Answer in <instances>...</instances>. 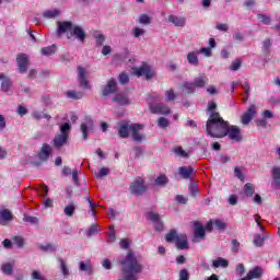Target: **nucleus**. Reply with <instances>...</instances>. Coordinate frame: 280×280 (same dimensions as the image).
Instances as JSON below:
<instances>
[{
	"label": "nucleus",
	"instance_id": "obj_16",
	"mask_svg": "<svg viewBox=\"0 0 280 280\" xmlns=\"http://www.w3.org/2000/svg\"><path fill=\"white\" fill-rule=\"evenodd\" d=\"M74 26L75 25H73V22H69V21L58 22V28H57L58 36H62V34H67V32H72Z\"/></svg>",
	"mask_w": 280,
	"mask_h": 280
},
{
	"label": "nucleus",
	"instance_id": "obj_55",
	"mask_svg": "<svg viewBox=\"0 0 280 280\" xmlns=\"http://www.w3.org/2000/svg\"><path fill=\"white\" fill-rule=\"evenodd\" d=\"M232 253H240V243L237 242L236 238L232 240Z\"/></svg>",
	"mask_w": 280,
	"mask_h": 280
},
{
	"label": "nucleus",
	"instance_id": "obj_13",
	"mask_svg": "<svg viewBox=\"0 0 280 280\" xmlns=\"http://www.w3.org/2000/svg\"><path fill=\"white\" fill-rule=\"evenodd\" d=\"M257 115V107L255 105H250L248 109L242 115V124L243 126H248L250 121H253V117Z\"/></svg>",
	"mask_w": 280,
	"mask_h": 280
},
{
	"label": "nucleus",
	"instance_id": "obj_28",
	"mask_svg": "<svg viewBox=\"0 0 280 280\" xmlns=\"http://www.w3.org/2000/svg\"><path fill=\"white\" fill-rule=\"evenodd\" d=\"M182 91L188 95H194V93H196V85L194 82L185 81L182 85Z\"/></svg>",
	"mask_w": 280,
	"mask_h": 280
},
{
	"label": "nucleus",
	"instance_id": "obj_53",
	"mask_svg": "<svg viewBox=\"0 0 280 280\" xmlns=\"http://www.w3.org/2000/svg\"><path fill=\"white\" fill-rule=\"evenodd\" d=\"M242 67V60L236 59L230 67L231 71H238V69Z\"/></svg>",
	"mask_w": 280,
	"mask_h": 280
},
{
	"label": "nucleus",
	"instance_id": "obj_40",
	"mask_svg": "<svg viewBox=\"0 0 280 280\" xmlns=\"http://www.w3.org/2000/svg\"><path fill=\"white\" fill-rule=\"evenodd\" d=\"M139 23L140 25H150V23H152V18H150V15L142 13L139 16Z\"/></svg>",
	"mask_w": 280,
	"mask_h": 280
},
{
	"label": "nucleus",
	"instance_id": "obj_5",
	"mask_svg": "<svg viewBox=\"0 0 280 280\" xmlns=\"http://www.w3.org/2000/svg\"><path fill=\"white\" fill-rule=\"evenodd\" d=\"M130 192L133 196H143L144 191H148V186L142 177H137L129 186Z\"/></svg>",
	"mask_w": 280,
	"mask_h": 280
},
{
	"label": "nucleus",
	"instance_id": "obj_41",
	"mask_svg": "<svg viewBox=\"0 0 280 280\" xmlns=\"http://www.w3.org/2000/svg\"><path fill=\"white\" fill-rule=\"evenodd\" d=\"M165 102L170 103V102H174V100H176V92H174L173 89L167 90L165 92Z\"/></svg>",
	"mask_w": 280,
	"mask_h": 280
},
{
	"label": "nucleus",
	"instance_id": "obj_24",
	"mask_svg": "<svg viewBox=\"0 0 280 280\" xmlns=\"http://www.w3.org/2000/svg\"><path fill=\"white\" fill-rule=\"evenodd\" d=\"M12 220V212L8 209L0 211V224L2 226L8 225V222Z\"/></svg>",
	"mask_w": 280,
	"mask_h": 280
},
{
	"label": "nucleus",
	"instance_id": "obj_64",
	"mask_svg": "<svg viewBox=\"0 0 280 280\" xmlns=\"http://www.w3.org/2000/svg\"><path fill=\"white\" fill-rule=\"evenodd\" d=\"M237 200H240L237 195H231L229 198V205H231L232 207H235V205H237Z\"/></svg>",
	"mask_w": 280,
	"mask_h": 280
},
{
	"label": "nucleus",
	"instance_id": "obj_14",
	"mask_svg": "<svg viewBox=\"0 0 280 280\" xmlns=\"http://www.w3.org/2000/svg\"><path fill=\"white\" fill-rule=\"evenodd\" d=\"M149 108L153 115H170L172 113L167 105L162 104H151Z\"/></svg>",
	"mask_w": 280,
	"mask_h": 280
},
{
	"label": "nucleus",
	"instance_id": "obj_58",
	"mask_svg": "<svg viewBox=\"0 0 280 280\" xmlns=\"http://www.w3.org/2000/svg\"><path fill=\"white\" fill-rule=\"evenodd\" d=\"M143 34H145V30L139 28V27L133 28L135 38H139V36H143Z\"/></svg>",
	"mask_w": 280,
	"mask_h": 280
},
{
	"label": "nucleus",
	"instance_id": "obj_33",
	"mask_svg": "<svg viewBox=\"0 0 280 280\" xmlns=\"http://www.w3.org/2000/svg\"><path fill=\"white\" fill-rule=\"evenodd\" d=\"M244 194L248 198H253L255 196V186L252 183H247L244 185Z\"/></svg>",
	"mask_w": 280,
	"mask_h": 280
},
{
	"label": "nucleus",
	"instance_id": "obj_35",
	"mask_svg": "<svg viewBox=\"0 0 280 280\" xmlns=\"http://www.w3.org/2000/svg\"><path fill=\"white\" fill-rule=\"evenodd\" d=\"M167 183H170V178H167L165 174H161L155 178V185L159 187H165Z\"/></svg>",
	"mask_w": 280,
	"mask_h": 280
},
{
	"label": "nucleus",
	"instance_id": "obj_46",
	"mask_svg": "<svg viewBox=\"0 0 280 280\" xmlns=\"http://www.w3.org/2000/svg\"><path fill=\"white\" fill-rule=\"evenodd\" d=\"M119 83L120 84H128L130 82V77L126 72H121L118 77Z\"/></svg>",
	"mask_w": 280,
	"mask_h": 280
},
{
	"label": "nucleus",
	"instance_id": "obj_6",
	"mask_svg": "<svg viewBox=\"0 0 280 280\" xmlns=\"http://www.w3.org/2000/svg\"><path fill=\"white\" fill-rule=\"evenodd\" d=\"M15 61L18 62L19 73H27V68L30 67V56L25 52H21L16 56Z\"/></svg>",
	"mask_w": 280,
	"mask_h": 280
},
{
	"label": "nucleus",
	"instance_id": "obj_2",
	"mask_svg": "<svg viewBox=\"0 0 280 280\" xmlns=\"http://www.w3.org/2000/svg\"><path fill=\"white\" fill-rule=\"evenodd\" d=\"M228 125L229 121L224 120L219 112H212L206 122V132L212 139H223Z\"/></svg>",
	"mask_w": 280,
	"mask_h": 280
},
{
	"label": "nucleus",
	"instance_id": "obj_54",
	"mask_svg": "<svg viewBox=\"0 0 280 280\" xmlns=\"http://www.w3.org/2000/svg\"><path fill=\"white\" fill-rule=\"evenodd\" d=\"M218 161H219V163H222V165H224V164L229 163V161H231V158L229 155L219 154Z\"/></svg>",
	"mask_w": 280,
	"mask_h": 280
},
{
	"label": "nucleus",
	"instance_id": "obj_26",
	"mask_svg": "<svg viewBox=\"0 0 280 280\" xmlns=\"http://www.w3.org/2000/svg\"><path fill=\"white\" fill-rule=\"evenodd\" d=\"M192 224L195 226V237H199L200 240H205V236H206L205 226H202L200 224V221H195Z\"/></svg>",
	"mask_w": 280,
	"mask_h": 280
},
{
	"label": "nucleus",
	"instance_id": "obj_45",
	"mask_svg": "<svg viewBox=\"0 0 280 280\" xmlns=\"http://www.w3.org/2000/svg\"><path fill=\"white\" fill-rule=\"evenodd\" d=\"M159 128H168L170 127V120L165 117H160L158 120Z\"/></svg>",
	"mask_w": 280,
	"mask_h": 280
},
{
	"label": "nucleus",
	"instance_id": "obj_51",
	"mask_svg": "<svg viewBox=\"0 0 280 280\" xmlns=\"http://www.w3.org/2000/svg\"><path fill=\"white\" fill-rule=\"evenodd\" d=\"M13 242L19 248H23V244H25V240H23L21 236H14Z\"/></svg>",
	"mask_w": 280,
	"mask_h": 280
},
{
	"label": "nucleus",
	"instance_id": "obj_15",
	"mask_svg": "<svg viewBox=\"0 0 280 280\" xmlns=\"http://www.w3.org/2000/svg\"><path fill=\"white\" fill-rule=\"evenodd\" d=\"M72 36H74L77 40H79L80 43H84V40H86V32H84L83 27L78 25H74L72 27V31L70 32V36H68V38H71Z\"/></svg>",
	"mask_w": 280,
	"mask_h": 280
},
{
	"label": "nucleus",
	"instance_id": "obj_31",
	"mask_svg": "<svg viewBox=\"0 0 280 280\" xmlns=\"http://www.w3.org/2000/svg\"><path fill=\"white\" fill-rule=\"evenodd\" d=\"M67 97L69 100H82L84 97V94L82 92H78L75 90H70L66 93Z\"/></svg>",
	"mask_w": 280,
	"mask_h": 280
},
{
	"label": "nucleus",
	"instance_id": "obj_25",
	"mask_svg": "<svg viewBox=\"0 0 280 280\" xmlns=\"http://www.w3.org/2000/svg\"><path fill=\"white\" fill-rule=\"evenodd\" d=\"M0 80L1 82V91H3V93H8V91H10V89H12V81H10V78H8L5 74L0 73Z\"/></svg>",
	"mask_w": 280,
	"mask_h": 280
},
{
	"label": "nucleus",
	"instance_id": "obj_1",
	"mask_svg": "<svg viewBox=\"0 0 280 280\" xmlns=\"http://www.w3.org/2000/svg\"><path fill=\"white\" fill-rule=\"evenodd\" d=\"M121 266L122 275L125 277L119 280H138L137 275L143 272V265L137 259V256L132 252H128L125 258L119 260Z\"/></svg>",
	"mask_w": 280,
	"mask_h": 280
},
{
	"label": "nucleus",
	"instance_id": "obj_9",
	"mask_svg": "<svg viewBox=\"0 0 280 280\" xmlns=\"http://www.w3.org/2000/svg\"><path fill=\"white\" fill-rule=\"evenodd\" d=\"M113 93H117V80H115V78L109 79L103 86L102 97H108V95H113Z\"/></svg>",
	"mask_w": 280,
	"mask_h": 280
},
{
	"label": "nucleus",
	"instance_id": "obj_36",
	"mask_svg": "<svg viewBox=\"0 0 280 280\" xmlns=\"http://www.w3.org/2000/svg\"><path fill=\"white\" fill-rule=\"evenodd\" d=\"M60 15V10H47L43 13L44 19H56V16Z\"/></svg>",
	"mask_w": 280,
	"mask_h": 280
},
{
	"label": "nucleus",
	"instance_id": "obj_4",
	"mask_svg": "<svg viewBox=\"0 0 280 280\" xmlns=\"http://www.w3.org/2000/svg\"><path fill=\"white\" fill-rule=\"evenodd\" d=\"M224 137H229L231 141L240 143V141H242V130L240 129V127L228 122L225 131H223V139Z\"/></svg>",
	"mask_w": 280,
	"mask_h": 280
},
{
	"label": "nucleus",
	"instance_id": "obj_52",
	"mask_svg": "<svg viewBox=\"0 0 280 280\" xmlns=\"http://www.w3.org/2000/svg\"><path fill=\"white\" fill-rule=\"evenodd\" d=\"M109 172L110 170H108L107 167H102L96 175V178H104V176H108Z\"/></svg>",
	"mask_w": 280,
	"mask_h": 280
},
{
	"label": "nucleus",
	"instance_id": "obj_43",
	"mask_svg": "<svg viewBox=\"0 0 280 280\" xmlns=\"http://www.w3.org/2000/svg\"><path fill=\"white\" fill-rule=\"evenodd\" d=\"M59 264L63 277H69V267H67V262L62 258H59Z\"/></svg>",
	"mask_w": 280,
	"mask_h": 280
},
{
	"label": "nucleus",
	"instance_id": "obj_27",
	"mask_svg": "<svg viewBox=\"0 0 280 280\" xmlns=\"http://www.w3.org/2000/svg\"><path fill=\"white\" fill-rule=\"evenodd\" d=\"M180 237V234L176 230H171L168 233L165 234V240L167 244H176L177 240Z\"/></svg>",
	"mask_w": 280,
	"mask_h": 280
},
{
	"label": "nucleus",
	"instance_id": "obj_62",
	"mask_svg": "<svg viewBox=\"0 0 280 280\" xmlns=\"http://www.w3.org/2000/svg\"><path fill=\"white\" fill-rule=\"evenodd\" d=\"M97 233V225L92 224L91 228L88 230L86 235L88 237H91L92 235H95Z\"/></svg>",
	"mask_w": 280,
	"mask_h": 280
},
{
	"label": "nucleus",
	"instance_id": "obj_19",
	"mask_svg": "<svg viewBox=\"0 0 280 280\" xmlns=\"http://www.w3.org/2000/svg\"><path fill=\"white\" fill-rule=\"evenodd\" d=\"M175 245L178 250L189 249V243L187 242V234H179V238H177Z\"/></svg>",
	"mask_w": 280,
	"mask_h": 280
},
{
	"label": "nucleus",
	"instance_id": "obj_29",
	"mask_svg": "<svg viewBox=\"0 0 280 280\" xmlns=\"http://www.w3.org/2000/svg\"><path fill=\"white\" fill-rule=\"evenodd\" d=\"M271 176H272L273 185L276 187H280V167L279 166H273L271 168Z\"/></svg>",
	"mask_w": 280,
	"mask_h": 280
},
{
	"label": "nucleus",
	"instance_id": "obj_8",
	"mask_svg": "<svg viewBox=\"0 0 280 280\" xmlns=\"http://www.w3.org/2000/svg\"><path fill=\"white\" fill-rule=\"evenodd\" d=\"M133 73L138 78L144 75L147 80H152V78H154V74L152 73V68H150V65H148L147 62H143L140 68H136L133 70Z\"/></svg>",
	"mask_w": 280,
	"mask_h": 280
},
{
	"label": "nucleus",
	"instance_id": "obj_3",
	"mask_svg": "<svg viewBox=\"0 0 280 280\" xmlns=\"http://www.w3.org/2000/svg\"><path fill=\"white\" fill-rule=\"evenodd\" d=\"M69 130H71V125L69 122H65L60 126V133H57L52 139L54 147L57 150H60V148L67 145L69 141Z\"/></svg>",
	"mask_w": 280,
	"mask_h": 280
},
{
	"label": "nucleus",
	"instance_id": "obj_37",
	"mask_svg": "<svg viewBox=\"0 0 280 280\" xmlns=\"http://www.w3.org/2000/svg\"><path fill=\"white\" fill-rule=\"evenodd\" d=\"M63 213L68 218H73V215L75 214V205L70 203V205L66 206V208L63 209Z\"/></svg>",
	"mask_w": 280,
	"mask_h": 280
},
{
	"label": "nucleus",
	"instance_id": "obj_11",
	"mask_svg": "<svg viewBox=\"0 0 280 280\" xmlns=\"http://www.w3.org/2000/svg\"><path fill=\"white\" fill-rule=\"evenodd\" d=\"M148 220L151 222H154V230L158 231V233H162V231L165 230V225L163 224V221L161 220V215L155 212H149L147 214Z\"/></svg>",
	"mask_w": 280,
	"mask_h": 280
},
{
	"label": "nucleus",
	"instance_id": "obj_17",
	"mask_svg": "<svg viewBox=\"0 0 280 280\" xmlns=\"http://www.w3.org/2000/svg\"><path fill=\"white\" fill-rule=\"evenodd\" d=\"M79 84L83 89H91L89 80H86V70L82 66L78 67Z\"/></svg>",
	"mask_w": 280,
	"mask_h": 280
},
{
	"label": "nucleus",
	"instance_id": "obj_42",
	"mask_svg": "<svg viewBox=\"0 0 280 280\" xmlns=\"http://www.w3.org/2000/svg\"><path fill=\"white\" fill-rule=\"evenodd\" d=\"M40 250H44L45 253H47V250H49L50 253H56V245L51 244V243H46L44 245L39 246Z\"/></svg>",
	"mask_w": 280,
	"mask_h": 280
},
{
	"label": "nucleus",
	"instance_id": "obj_49",
	"mask_svg": "<svg viewBox=\"0 0 280 280\" xmlns=\"http://www.w3.org/2000/svg\"><path fill=\"white\" fill-rule=\"evenodd\" d=\"M79 270H81V272H92L91 267L89 265H85L84 261H80L79 262Z\"/></svg>",
	"mask_w": 280,
	"mask_h": 280
},
{
	"label": "nucleus",
	"instance_id": "obj_48",
	"mask_svg": "<svg viewBox=\"0 0 280 280\" xmlns=\"http://www.w3.org/2000/svg\"><path fill=\"white\" fill-rule=\"evenodd\" d=\"M23 222H28V224H38V218L32 215H24Z\"/></svg>",
	"mask_w": 280,
	"mask_h": 280
},
{
	"label": "nucleus",
	"instance_id": "obj_20",
	"mask_svg": "<svg viewBox=\"0 0 280 280\" xmlns=\"http://www.w3.org/2000/svg\"><path fill=\"white\" fill-rule=\"evenodd\" d=\"M113 102L119 104V106H128V104H130V98L124 93H117L115 94Z\"/></svg>",
	"mask_w": 280,
	"mask_h": 280
},
{
	"label": "nucleus",
	"instance_id": "obj_59",
	"mask_svg": "<svg viewBox=\"0 0 280 280\" xmlns=\"http://www.w3.org/2000/svg\"><path fill=\"white\" fill-rule=\"evenodd\" d=\"M175 154H178L179 156H183L184 159H187V156H189V154L183 150V147H178L177 149H175Z\"/></svg>",
	"mask_w": 280,
	"mask_h": 280
},
{
	"label": "nucleus",
	"instance_id": "obj_56",
	"mask_svg": "<svg viewBox=\"0 0 280 280\" xmlns=\"http://www.w3.org/2000/svg\"><path fill=\"white\" fill-rule=\"evenodd\" d=\"M106 40V37L103 34L96 36V47H102Z\"/></svg>",
	"mask_w": 280,
	"mask_h": 280
},
{
	"label": "nucleus",
	"instance_id": "obj_38",
	"mask_svg": "<svg viewBox=\"0 0 280 280\" xmlns=\"http://www.w3.org/2000/svg\"><path fill=\"white\" fill-rule=\"evenodd\" d=\"M40 51L43 56H54L56 54V45L44 47Z\"/></svg>",
	"mask_w": 280,
	"mask_h": 280
},
{
	"label": "nucleus",
	"instance_id": "obj_23",
	"mask_svg": "<svg viewBox=\"0 0 280 280\" xmlns=\"http://www.w3.org/2000/svg\"><path fill=\"white\" fill-rule=\"evenodd\" d=\"M179 176L185 180H189L191 178V174H194V167L191 166H180L178 168Z\"/></svg>",
	"mask_w": 280,
	"mask_h": 280
},
{
	"label": "nucleus",
	"instance_id": "obj_57",
	"mask_svg": "<svg viewBox=\"0 0 280 280\" xmlns=\"http://www.w3.org/2000/svg\"><path fill=\"white\" fill-rule=\"evenodd\" d=\"M31 279L33 280H45V277L37 270L32 272Z\"/></svg>",
	"mask_w": 280,
	"mask_h": 280
},
{
	"label": "nucleus",
	"instance_id": "obj_10",
	"mask_svg": "<svg viewBox=\"0 0 280 280\" xmlns=\"http://www.w3.org/2000/svg\"><path fill=\"white\" fill-rule=\"evenodd\" d=\"M95 128V122L91 116H86L84 122L81 124V132L84 141L89 139V130H93Z\"/></svg>",
	"mask_w": 280,
	"mask_h": 280
},
{
	"label": "nucleus",
	"instance_id": "obj_30",
	"mask_svg": "<svg viewBox=\"0 0 280 280\" xmlns=\"http://www.w3.org/2000/svg\"><path fill=\"white\" fill-rule=\"evenodd\" d=\"M198 54H200V51L198 50L188 52L187 60L189 65H194L195 67H198Z\"/></svg>",
	"mask_w": 280,
	"mask_h": 280
},
{
	"label": "nucleus",
	"instance_id": "obj_22",
	"mask_svg": "<svg viewBox=\"0 0 280 280\" xmlns=\"http://www.w3.org/2000/svg\"><path fill=\"white\" fill-rule=\"evenodd\" d=\"M195 89H205L209 84V78L205 74L195 78Z\"/></svg>",
	"mask_w": 280,
	"mask_h": 280
},
{
	"label": "nucleus",
	"instance_id": "obj_50",
	"mask_svg": "<svg viewBox=\"0 0 280 280\" xmlns=\"http://www.w3.org/2000/svg\"><path fill=\"white\" fill-rule=\"evenodd\" d=\"M214 229H217L218 231H224V229H226V223H224L220 220H215L214 221Z\"/></svg>",
	"mask_w": 280,
	"mask_h": 280
},
{
	"label": "nucleus",
	"instance_id": "obj_34",
	"mask_svg": "<svg viewBox=\"0 0 280 280\" xmlns=\"http://www.w3.org/2000/svg\"><path fill=\"white\" fill-rule=\"evenodd\" d=\"M247 275L252 279H259V277H261V275H264V270H261V267H256V268L249 270V272Z\"/></svg>",
	"mask_w": 280,
	"mask_h": 280
},
{
	"label": "nucleus",
	"instance_id": "obj_60",
	"mask_svg": "<svg viewBox=\"0 0 280 280\" xmlns=\"http://www.w3.org/2000/svg\"><path fill=\"white\" fill-rule=\"evenodd\" d=\"M120 248H122L124 250H128V248L130 247V242L128 241V238H122L120 240Z\"/></svg>",
	"mask_w": 280,
	"mask_h": 280
},
{
	"label": "nucleus",
	"instance_id": "obj_47",
	"mask_svg": "<svg viewBox=\"0 0 280 280\" xmlns=\"http://www.w3.org/2000/svg\"><path fill=\"white\" fill-rule=\"evenodd\" d=\"M265 237L264 236H261V235H256L255 237H254V245L255 246H258V247H261V246H264V242H265Z\"/></svg>",
	"mask_w": 280,
	"mask_h": 280
},
{
	"label": "nucleus",
	"instance_id": "obj_7",
	"mask_svg": "<svg viewBox=\"0 0 280 280\" xmlns=\"http://www.w3.org/2000/svg\"><path fill=\"white\" fill-rule=\"evenodd\" d=\"M141 130H143V125L131 124L130 137L136 143H141V141L145 139V136L141 133Z\"/></svg>",
	"mask_w": 280,
	"mask_h": 280
},
{
	"label": "nucleus",
	"instance_id": "obj_12",
	"mask_svg": "<svg viewBox=\"0 0 280 280\" xmlns=\"http://www.w3.org/2000/svg\"><path fill=\"white\" fill-rule=\"evenodd\" d=\"M132 130V124L128 121L118 122V137L120 139H128L130 137V132Z\"/></svg>",
	"mask_w": 280,
	"mask_h": 280
},
{
	"label": "nucleus",
	"instance_id": "obj_44",
	"mask_svg": "<svg viewBox=\"0 0 280 280\" xmlns=\"http://www.w3.org/2000/svg\"><path fill=\"white\" fill-rule=\"evenodd\" d=\"M257 19L260 22H262L264 25H270V23L272 21V20H270V16H268L266 14H261V13L257 14Z\"/></svg>",
	"mask_w": 280,
	"mask_h": 280
},
{
	"label": "nucleus",
	"instance_id": "obj_21",
	"mask_svg": "<svg viewBox=\"0 0 280 280\" xmlns=\"http://www.w3.org/2000/svg\"><path fill=\"white\" fill-rule=\"evenodd\" d=\"M49 156H51V145L44 143L39 151L40 161H48Z\"/></svg>",
	"mask_w": 280,
	"mask_h": 280
},
{
	"label": "nucleus",
	"instance_id": "obj_39",
	"mask_svg": "<svg viewBox=\"0 0 280 280\" xmlns=\"http://www.w3.org/2000/svg\"><path fill=\"white\" fill-rule=\"evenodd\" d=\"M1 270L3 272V275H12V272H14V267L12 266V264L10 262H5L1 266Z\"/></svg>",
	"mask_w": 280,
	"mask_h": 280
},
{
	"label": "nucleus",
	"instance_id": "obj_32",
	"mask_svg": "<svg viewBox=\"0 0 280 280\" xmlns=\"http://www.w3.org/2000/svg\"><path fill=\"white\" fill-rule=\"evenodd\" d=\"M213 268H229V261L222 257L212 261Z\"/></svg>",
	"mask_w": 280,
	"mask_h": 280
},
{
	"label": "nucleus",
	"instance_id": "obj_63",
	"mask_svg": "<svg viewBox=\"0 0 280 280\" xmlns=\"http://www.w3.org/2000/svg\"><path fill=\"white\" fill-rule=\"evenodd\" d=\"M234 176H236V178H240V180H244V173H242V170H240L238 166L234 168Z\"/></svg>",
	"mask_w": 280,
	"mask_h": 280
},
{
	"label": "nucleus",
	"instance_id": "obj_61",
	"mask_svg": "<svg viewBox=\"0 0 280 280\" xmlns=\"http://www.w3.org/2000/svg\"><path fill=\"white\" fill-rule=\"evenodd\" d=\"M271 46H272V43L270 42V38H266L262 42V51H268V49H270Z\"/></svg>",
	"mask_w": 280,
	"mask_h": 280
},
{
	"label": "nucleus",
	"instance_id": "obj_18",
	"mask_svg": "<svg viewBox=\"0 0 280 280\" xmlns=\"http://www.w3.org/2000/svg\"><path fill=\"white\" fill-rule=\"evenodd\" d=\"M168 23H172L175 27H185L187 19L185 16L170 15Z\"/></svg>",
	"mask_w": 280,
	"mask_h": 280
}]
</instances>
